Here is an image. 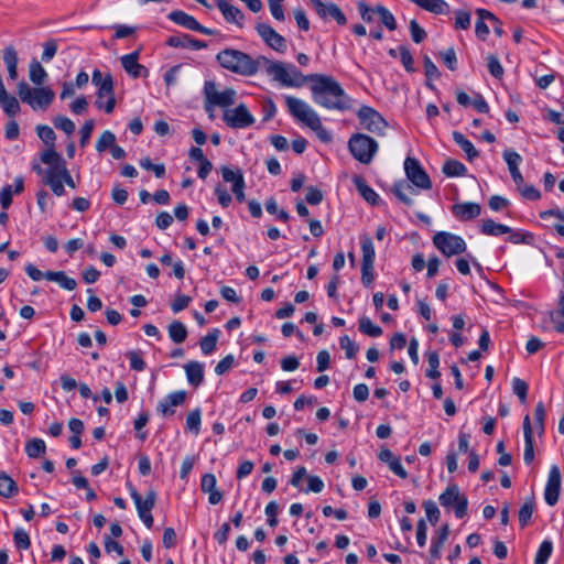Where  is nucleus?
Returning a JSON list of instances; mask_svg holds the SVG:
<instances>
[{"mask_svg":"<svg viewBox=\"0 0 564 564\" xmlns=\"http://www.w3.org/2000/svg\"><path fill=\"white\" fill-rule=\"evenodd\" d=\"M503 159L508 165L509 172L511 174V177L513 182L517 185H521L524 183L523 176L519 170V165L522 162V158L519 153H517L513 150H505L503 151Z\"/></svg>","mask_w":564,"mask_h":564,"instance_id":"412c9836","label":"nucleus"},{"mask_svg":"<svg viewBox=\"0 0 564 564\" xmlns=\"http://www.w3.org/2000/svg\"><path fill=\"white\" fill-rule=\"evenodd\" d=\"M311 93L315 104L330 110L346 111L351 108V99L334 77L311 74Z\"/></svg>","mask_w":564,"mask_h":564,"instance_id":"f257e3e1","label":"nucleus"},{"mask_svg":"<svg viewBox=\"0 0 564 564\" xmlns=\"http://www.w3.org/2000/svg\"><path fill=\"white\" fill-rule=\"evenodd\" d=\"M534 498H528L519 510V523L521 528H524L530 522L534 511Z\"/></svg>","mask_w":564,"mask_h":564,"instance_id":"49530a36","label":"nucleus"},{"mask_svg":"<svg viewBox=\"0 0 564 564\" xmlns=\"http://www.w3.org/2000/svg\"><path fill=\"white\" fill-rule=\"evenodd\" d=\"M404 171L412 185L421 189H430L432 187L431 178L421 166L419 160L408 156L404 161Z\"/></svg>","mask_w":564,"mask_h":564,"instance_id":"f8f14e48","label":"nucleus"},{"mask_svg":"<svg viewBox=\"0 0 564 564\" xmlns=\"http://www.w3.org/2000/svg\"><path fill=\"white\" fill-rule=\"evenodd\" d=\"M13 542L17 549L19 550H29L31 546V539L29 536V533L22 529L17 528L13 533Z\"/></svg>","mask_w":564,"mask_h":564,"instance_id":"864d4df0","label":"nucleus"},{"mask_svg":"<svg viewBox=\"0 0 564 564\" xmlns=\"http://www.w3.org/2000/svg\"><path fill=\"white\" fill-rule=\"evenodd\" d=\"M0 105L3 109V111L9 117L17 116L21 109L18 99L14 96H11L9 94H6L4 97L0 98Z\"/></svg>","mask_w":564,"mask_h":564,"instance_id":"de8ad7c7","label":"nucleus"},{"mask_svg":"<svg viewBox=\"0 0 564 564\" xmlns=\"http://www.w3.org/2000/svg\"><path fill=\"white\" fill-rule=\"evenodd\" d=\"M166 44L171 47H189L192 50L206 48L207 44L196 40L188 34L172 35L167 39Z\"/></svg>","mask_w":564,"mask_h":564,"instance_id":"5701e85b","label":"nucleus"},{"mask_svg":"<svg viewBox=\"0 0 564 564\" xmlns=\"http://www.w3.org/2000/svg\"><path fill=\"white\" fill-rule=\"evenodd\" d=\"M375 11L382 25H384L389 31L397 30L398 24L395 18L386 7L377 4L375 7Z\"/></svg>","mask_w":564,"mask_h":564,"instance_id":"58836bf2","label":"nucleus"},{"mask_svg":"<svg viewBox=\"0 0 564 564\" xmlns=\"http://www.w3.org/2000/svg\"><path fill=\"white\" fill-rule=\"evenodd\" d=\"M19 492L17 482L4 471L0 473V496L11 498Z\"/></svg>","mask_w":564,"mask_h":564,"instance_id":"e433bc0d","label":"nucleus"},{"mask_svg":"<svg viewBox=\"0 0 564 564\" xmlns=\"http://www.w3.org/2000/svg\"><path fill=\"white\" fill-rule=\"evenodd\" d=\"M3 62L7 66L9 77L12 80H15L18 78V52L14 48V46H7L3 50Z\"/></svg>","mask_w":564,"mask_h":564,"instance_id":"2f4dec72","label":"nucleus"},{"mask_svg":"<svg viewBox=\"0 0 564 564\" xmlns=\"http://www.w3.org/2000/svg\"><path fill=\"white\" fill-rule=\"evenodd\" d=\"M487 67H488L489 73L495 78H501L503 76V67L500 64V61L497 55L490 54L487 57Z\"/></svg>","mask_w":564,"mask_h":564,"instance_id":"052dcab7","label":"nucleus"},{"mask_svg":"<svg viewBox=\"0 0 564 564\" xmlns=\"http://www.w3.org/2000/svg\"><path fill=\"white\" fill-rule=\"evenodd\" d=\"M423 507H424V510H425L429 521L433 525H435L438 522L440 516H441V512H440L436 503L433 500H427V501L423 502Z\"/></svg>","mask_w":564,"mask_h":564,"instance_id":"69168bd1","label":"nucleus"},{"mask_svg":"<svg viewBox=\"0 0 564 564\" xmlns=\"http://www.w3.org/2000/svg\"><path fill=\"white\" fill-rule=\"evenodd\" d=\"M54 126L64 131L67 135H70L75 131V123L65 116H57L53 120Z\"/></svg>","mask_w":564,"mask_h":564,"instance_id":"e2e57ef3","label":"nucleus"},{"mask_svg":"<svg viewBox=\"0 0 564 564\" xmlns=\"http://www.w3.org/2000/svg\"><path fill=\"white\" fill-rule=\"evenodd\" d=\"M47 77L46 70L40 62L32 61L30 64V79L35 85H42Z\"/></svg>","mask_w":564,"mask_h":564,"instance_id":"8fccbe9b","label":"nucleus"},{"mask_svg":"<svg viewBox=\"0 0 564 564\" xmlns=\"http://www.w3.org/2000/svg\"><path fill=\"white\" fill-rule=\"evenodd\" d=\"M452 214L460 221H468L478 217L481 213V206L478 203L467 202L454 204L451 208Z\"/></svg>","mask_w":564,"mask_h":564,"instance_id":"a211bd4d","label":"nucleus"},{"mask_svg":"<svg viewBox=\"0 0 564 564\" xmlns=\"http://www.w3.org/2000/svg\"><path fill=\"white\" fill-rule=\"evenodd\" d=\"M169 19L174 22L175 24H178L185 29H188L191 31H194L197 24V20L189 15L188 13L182 11V10H175L170 12Z\"/></svg>","mask_w":564,"mask_h":564,"instance_id":"72a5a7b5","label":"nucleus"},{"mask_svg":"<svg viewBox=\"0 0 564 564\" xmlns=\"http://www.w3.org/2000/svg\"><path fill=\"white\" fill-rule=\"evenodd\" d=\"M553 552V544L551 541H543L535 554L534 564H546Z\"/></svg>","mask_w":564,"mask_h":564,"instance_id":"3c124183","label":"nucleus"},{"mask_svg":"<svg viewBox=\"0 0 564 564\" xmlns=\"http://www.w3.org/2000/svg\"><path fill=\"white\" fill-rule=\"evenodd\" d=\"M429 369L426 370V377L431 379H438L441 372L438 371L440 367V357L436 351H431L427 355Z\"/></svg>","mask_w":564,"mask_h":564,"instance_id":"6e6d98bb","label":"nucleus"},{"mask_svg":"<svg viewBox=\"0 0 564 564\" xmlns=\"http://www.w3.org/2000/svg\"><path fill=\"white\" fill-rule=\"evenodd\" d=\"M59 174V166H56L54 169H47L43 176L44 185L50 186L56 196H63L65 194L64 183Z\"/></svg>","mask_w":564,"mask_h":564,"instance_id":"4be33fe9","label":"nucleus"},{"mask_svg":"<svg viewBox=\"0 0 564 564\" xmlns=\"http://www.w3.org/2000/svg\"><path fill=\"white\" fill-rule=\"evenodd\" d=\"M480 231L487 236L498 237L507 232H511V227L503 224H498L492 219H486L482 221Z\"/></svg>","mask_w":564,"mask_h":564,"instance_id":"c9c22d12","label":"nucleus"},{"mask_svg":"<svg viewBox=\"0 0 564 564\" xmlns=\"http://www.w3.org/2000/svg\"><path fill=\"white\" fill-rule=\"evenodd\" d=\"M425 11L434 14H447L449 4L445 0H409Z\"/></svg>","mask_w":564,"mask_h":564,"instance_id":"cd10ccee","label":"nucleus"},{"mask_svg":"<svg viewBox=\"0 0 564 564\" xmlns=\"http://www.w3.org/2000/svg\"><path fill=\"white\" fill-rule=\"evenodd\" d=\"M223 120L227 127L232 129H245L252 126L256 121L245 104H240L232 109L227 108L224 111Z\"/></svg>","mask_w":564,"mask_h":564,"instance_id":"9b49d317","label":"nucleus"},{"mask_svg":"<svg viewBox=\"0 0 564 564\" xmlns=\"http://www.w3.org/2000/svg\"><path fill=\"white\" fill-rule=\"evenodd\" d=\"M453 140L466 153L468 161H474L478 158L479 153L474 144L460 132H453Z\"/></svg>","mask_w":564,"mask_h":564,"instance_id":"f704fd0d","label":"nucleus"},{"mask_svg":"<svg viewBox=\"0 0 564 564\" xmlns=\"http://www.w3.org/2000/svg\"><path fill=\"white\" fill-rule=\"evenodd\" d=\"M352 182L361 197L372 206L378 205L379 195L367 184L362 176H355Z\"/></svg>","mask_w":564,"mask_h":564,"instance_id":"bb28decb","label":"nucleus"},{"mask_svg":"<svg viewBox=\"0 0 564 564\" xmlns=\"http://www.w3.org/2000/svg\"><path fill=\"white\" fill-rule=\"evenodd\" d=\"M186 378L189 384L198 387L204 380V368L198 361H189L184 366Z\"/></svg>","mask_w":564,"mask_h":564,"instance_id":"c756f323","label":"nucleus"},{"mask_svg":"<svg viewBox=\"0 0 564 564\" xmlns=\"http://www.w3.org/2000/svg\"><path fill=\"white\" fill-rule=\"evenodd\" d=\"M130 361L131 369L135 371H143L145 369V361L143 360L141 352L131 350L126 354Z\"/></svg>","mask_w":564,"mask_h":564,"instance_id":"774afa93","label":"nucleus"},{"mask_svg":"<svg viewBox=\"0 0 564 564\" xmlns=\"http://www.w3.org/2000/svg\"><path fill=\"white\" fill-rule=\"evenodd\" d=\"M360 245L362 251V262L361 263H375V247L371 238L367 235L360 237Z\"/></svg>","mask_w":564,"mask_h":564,"instance_id":"37998d69","label":"nucleus"},{"mask_svg":"<svg viewBox=\"0 0 564 564\" xmlns=\"http://www.w3.org/2000/svg\"><path fill=\"white\" fill-rule=\"evenodd\" d=\"M432 241L435 248L447 258L464 253L467 249V245L460 236L447 231L436 232Z\"/></svg>","mask_w":564,"mask_h":564,"instance_id":"0eeeda50","label":"nucleus"},{"mask_svg":"<svg viewBox=\"0 0 564 564\" xmlns=\"http://www.w3.org/2000/svg\"><path fill=\"white\" fill-rule=\"evenodd\" d=\"M262 67L273 80L279 82L285 87H302L311 82V75H304L295 65L279 61H270L265 56L262 57Z\"/></svg>","mask_w":564,"mask_h":564,"instance_id":"20e7f679","label":"nucleus"},{"mask_svg":"<svg viewBox=\"0 0 564 564\" xmlns=\"http://www.w3.org/2000/svg\"><path fill=\"white\" fill-rule=\"evenodd\" d=\"M219 333L218 328H214L208 335L202 338L199 345L204 355H209L216 349Z\"/></svg>","mask_w":564,"mask_h":564,"instance_id":"a18cd8bd","label":"nucleus"},{"mask_svg":"<svg viewBox=\"0 0 564 564\" xmlns=\"http://www.w3.org/2000/svg\"><path fill=\"white\" fill-rule=\"evenodd\" d=\"M98 109H104L107 113H111L116 107L115 86L111 74H106V82L97 90V100L95 102Z\"/></svg>","mask_w":564,"mask_h":564,"instance_id":"ddd939ff","label":"nucleus"},{"mask_svg":"<svg viewBox=\"0 0 564 564\" xmlns=\"http://www.w3.org/2000/svg\"><path fill=\"white\" fill-rule=\"evenodd\" d=\"M221 175L225 182L238 184L239 180H245L240 169L231 170L229 166L221 167Z\"/></svg>","mask_w":564,"mask_h":564,"instance_id":"338daca9","label":"nucleus"},{"mask_svg":"<svg viewBox=\"0 0 564 564\" xmlns=\"http://www.w3.org/2000/svg\"><path fill=\"white\" fill-rule=\"evenodd\" d=\"M339 345L340 348L345 350L347 359L355 358L359 350L358 345L355 341H352L347 335H344L339 338Z\"/></svg>","mask_w":564,"mask_h":564,"instance_id":"4d7b16f0","label":"nucleus"},{"mask_svg":"<svg viewBox=\"0 0 564 564\" xmlns=\"http://www.w3.org/2000/svg\"><path fill=\"white\" fill-rule=\"evenodd\" d=\"M545 416H546V412H545L544 404H543V402H539L534 409V420H535V427L540 435L544 433Z\"/></svg>","mask_w":564,"mask_h":564,"instance_id":"0e129e2a","label":"nucleus"},{"mask_svg":"<svg viewBox=\"0 0 564 564\" xmlns=\"http://www.w3.org/2000/svg\"><path fill=\"white\" fill-rule=\"evenodd\" d=\"M444 508H454L456 518L462 519L467 513L468 500L462 495L457 485H449L438 497Z\"/></svg>","mask_w":564,"mask_h":564,"instance_id":"6e6552de","label":"nucleus"},{"mask_svg":"<svg viewBox=\"0 0 564 564\" xmlns=\"http://www.w3.org/2000/svg\"><path fill=\"white\" fill-rule=\"evenodd\" d=\"M310 1L321 19H334L339 25H345L347 23L345 14L337 4L333 2L324 3L322 0Z\"/></svg>","mask_w":564,"mask_h":564,"instance_id":"dca6fc26","label":"nucleus"},{"mask_svg":"<svg viewBox=\"0 0 564 564\" xmlns=\"http://www.w3.org/2000/svg\"><path fill=\"white\" fill-rule=\"evenodd\" d=\"M18 95L21 101L28 104L33 110L46 109L55 98V93L50 87L32 88L25 82L18 84Z\"/></svg>","mask_w":564,"mask_h":564,"instance_id":"39448f33","label":"nucleus"},{"mask_svg":"<svg viewBox=\"0 0 564 564\" xmlns=\"http://www.w3.org/2000/svg\"><path fill=\"white\" fill-rule=\"evenodd\" d=\"M169 335L174 343L181 344L187 337L186 326L180 321H174L169 326Z\"/></svg>","mask_w":564,"mask_h":564,"instance_id":"c03bdc74","label":"nucleus"},{"mask_svg":"<svg viewBox=\"0 0 564 564\" xmlns=\"http://www.w3.org/2000/svg\"><path fill=\"white\" fill-rule=\"evenodd\" d=\"M528 389V383L524 380L520 378H513L512 390L513 393L519 398L521 403L527 402Z\"/></svg>","mask_w":564,"mask_h":564,"instance_id":"bf43d9fd","label":"nucleus"},{"mask_svg":"<svg viewBox=\"0 0 564 564\" xmlns=\"http://www.w3.org/2000/svg\"><path fill=\"white\" fill-rule=\"evenodd\" d=\"M523 434H524V454L523 459L527 465H530L534 459L533 433L530 416L527 414L523 419Z\"/></svg>","mask_w":564,"mask_h":564,"instance_id":"b1692460","label":"nucleus"},{"mask_svg":"<svg viewBox=\"0 0 564 564\" xmlns=\"http://www.w3.org/2000/svg\"><path fill=\"white\" fill-rule=\"evenodd\" d=\"M285 104L291 116L312 129L321 141H332V133L324 128L318 113L308 104L293 96H286Z\"/></svg>","mask_w":564,"mask_h":564,"instance_id":"7ed1b4c3","label":"nucleus"},{"mask_svg":"<svg viewBox=\"0 0 564 564\" xmlns=\"http://www.w3.org/2000/svg\"><path fill=\"white\" fill-rule=\"evenodd\" d=\"M262 57L263 56L260 55L257 58H252L242 51L225 48L216 55V61L223 68L234 74L250 77L256 75L262 67Z\"/></svg>","mask_w":564,"mask_h":564,"instance_id":"f03ea898","label":"nucleus"},{"mask_svg":"<svg viewBox=\"0 0 564 564\" xmlns=\"http://www.w3.org/2000/svg\"><path fill=\"white\" fill-rule=\"evenodd\" d=\"M449 534V527L448 524H444L441 527V529L437 531V535L432 539L431 549H430V555L432 560H437L441 557V552L443 549L444 543L446 542Z\"/></svg>","mask_w":564,"mask_h":564,"instance_id":"c85d7f7f","label":"nucleus"},{"mask_svg":"<svg viewBox=\"0 0 564 564\" xmlns=\"http://www.w3.org/2000/svg\"><path fill=\"white\" fill-rule=\"evenodd\" d=\"M186 399V392L185 391H174L170 394H167L164 399H162L158 404V411L166 416V415H173L174 414V406L182 405Z\"/></svg>","mask_w":564,"mask_h":564,"instance_id":"6ab92c4d","label":"nucleus"},{"mask_svg":"<svg viewBox=\"0 0 564 564\" xmlns=\"http://www.w3.org/2000/svg\"><path fill=\"white\" fill-rule=\"evenodd\" d=\"M561 471L556 465L550 468L549 477L544 490V499L549 506H555L558 501L561 491Z\"/></svg>","mask_w":564,"mask_h":564,"instance_id":"2eb2a0df","label":"nucleus"},{"mask_svg":"<svg viewBox=\"0 0 564 564\" xmlns=\"http://www.w3.org/2000/svg\"><path fill=\"white\" fill-rule=\"evenodd\" d=\"M140 166L147 171H153L154 175L158 178H162L165 176V165L164 164H154L151 162V160L149 158L141 159Z\"/></svg>","mask_w":564,"mask_h":564,"instance_id":"680f3d73","label":"nucleus"},{"mask_svg":"<svg viewBox=\"0 0 564 564\" xmlns=\"http://www.w3.org/2000/svg\"><path fill=\"white\" fill-rule=\"evenodd\" d=\"M130 497L135 503L138 514L150 513L155 506L156 501V492L154 490H149L145 495V498L138 492V490L133 487H130Z\"/></svg>","mask_w":564,"mask_h":564,"instance_id":"f3484780","label":"nucleus"},{"mask_svg":"<svg viewBox=\"0 0 564 564\" xmlns=\"http://www.w3.org/2000/svg\"><path fill=\"white\" fill-rule=\"evenodd\" d=\"M217 7L228 23H234L239 28H242L245 14L239 8L232 6L227 0H218Z\"/></svg>","mask_w":564,"mask_h":564,"instance_id":"aec40b11","label":"nucleus"},{"mask_svg":"<svg viewBox=\"0 0 564 564\" xmlns=\"http://www.w3.org/2000/svg\"><path fill=\"white\" fill-rule=\"evenodd\" d=\"M37 137L47 145L55 147L56 134L54 130L46 124H39L36 127Z\"/></svg>","mask_w":564,"mask_h":564,"instance_id":"603ef678","label":"nucleus"},{"mask_svg":"<svg viewBox=\"0 0 564 564\" xmlns=\"http://www.w3.org/2000/svg\"><path fill=\"white\" fill-rule=\"evenodd\" d=\"M392 193L406 206L413 205V199L409 196V193L416 194L412 184L406 181L395 182L392 187Z\"/></svg>","mask_w":564,"mask_h":564,"instance_id":"7c9ffc66","label":"nucleus"},{"mask_svg":"<svg viewBox=\"0 0 564 564\" xmlns=\"http://www.w3.org/2000/svg\"><path fill=\"white\" fill-rule=\"evenodd\" d=\"M442 171L448 177H456L464 176L467 172V169L462 162L454 159H448L445 161Z\"/></svg>","mask_w":564,"mask_h":564,"instance_id":"4c0bfd02","label":"nucleus"},{"mask_svg":"<svg viewBox=\"0 0 564 564\" xmlns=\"http://www.w3.org/2000/svg\"><path fill=\"white\" fill-rule=\"evenodd\" d=\"M476 14L478 15V21L475 25V33L480 40H486L489 34V28L486 24V20L498 21V18L486 9H477Z\"/></svg>","mask_w":564,"mask_h":564,"instance_id":"a878e982","label":"nucleus"},{"mask_svg":"<svg viewBox=\"0 0 564 564\" xmlns=\"http://www.w3.org/2000/svg\"><path fill=\"white\" fill-rule=\"evenodd\" d=\"M202 411L199 408L191 411L186 417V430L198 435L200 432Z\"/></svg>","mask_w":564,"mask_h":564,"instance_id":"09e8293b","label":"nucleus"},{"mask_svg":"<svg viewBox=\"0 0 564 564\" xmlns=\"http://www.w3.org/2000/svg\"><path fill=\"white\" fill-rule=\"evenodd\" d=\"M357 118L361 127L377 135H383L388 122L379 111L369 106H362L357 111Z\"/></svg>","mask_w":564,"mask_h":564,"instance_id":"1a4fd4ad","label":"nucleus"},{"mask_svg":"<svg viewBox=\"0 0 564 564\" xmlns=\"http://www.w3.org/2000/svg\"><path fill=\"white\" fill-rule=\"evenodd\" d=\"M204 98L217 107L228 108L236 101L237 93L232 88H226L223 91L217 89V84L214 80H206L203 88Z\"/></svg>","mask_w":564,"mask_h":564,"instance_id":"9d476101","label":"nucleus"},{"mask_svg":"<svg viewBox=\"0 0 564 564\" xmlns=\"http://www.w3.org/2000/svg\"><path fill=\"white\" fill-rule=\"evenodd\" d=\"M138 57V52H132L130 54L121 56L120 58L122 67L133 78L141 77L142 72H147L145 67L139 64Z\"/></svg>","mask_w":564,"mask_h":564,"instance_id":"393cba45","label":"nucleus"},{"mask_svg":"<svg viewBox=\"0 0 564 564\" xmlns=\"http://www.w3.org/2000/svg\"><path fill=\"white\" fill-rule=\"evenodd\" d=\"M46 452L45 442L42 438H32L25 444V453L30 458H39Z\"/></svg>","mask_w":564,"mask_h":564,"instance_id":"a19ab883","label":"nucleus"},{"mask_svg":"<svg viewBox=\"0 0 564 564\" xmlns=\"http://www.w3.org/2000/svg\"><path fill=\"white\" fill-rule=\"evenodd\" d=\"M398 51H399L400 61H401L402 65L404 66L405 70L409 73H413L415 70L414 69V59H413V56H412L410 50L406 46L401 45L398 47Z\"/></svg>","mask_w":564,"mask_h":564,"instance_id":"13d9d810","label":"nucleus"},{"mask_svg":"<svg viewBox=\"0 0 564 564\" xmlns=\"http://www.w3.org/2000/svg\"><path fill=\"white\" fill-rule=\"evenodd\" d=\"M348 149L358 162L370 164L378 152V142L364 133L352 134L348 141Z\"/></svg>","mask_w":564,"mask_h":564,"instance_id":"423d86ee","label":"nucleus"},{"mask_svg":"<svg viewBox=\"0 0 564 564\" xmlns=\"http://www.w3.org/2000/svg\"><path fill=\"white\" fill-rule=\"evenodd\" d=\"M41 161L50 165L48 169L59 166V164H66L65 160L55 150V147H47L45 151L41 153Z\"/></svg>","mask_w":564,"mask_h":564,"instance_id":"ea45409f","label":"nucleus"},{"mask_svg":"<svg viewBox=\"0 0 564 564\" xmlns=\"http://www.w3.org/2000/svg\"><path fill=\"white\" fill-rule=\"evenodd\" d=\"M358 329L360 333L370 337H379L382 335V328L371 322L367 316L359 318Z\"/></svg>","mask_w":564,"mask_h":564,"instance_id":"79ce46f5","label":"nucleus"},{"mask_svg":"<svg viewBox=\"0 0 564 564\" xmlns=\"http://www.w3.org/2000/svg\"><path fill=\"white\" fill-rule=\"evenodd\" d=\"M45 279L58 283L61 288L67 291H73L77 286L76 280L69 278L64 271H47L45 272Z\"/></svg>","mask_w":564,"mask_h":564,"instance_id":"473e14b6","label":"nucleus"},{"mask_svg":"<svg viewBox=\"0 0 564 564\" xmlns=\"http://www.w3.org/2000/svg\"><path fill=\"white\" fill-rule=\"evenodd\" d=\"M116 143V135L109 131H104L96 142V150L98 152H104L107 149H111V147Z\"/></svg>","mask_w":564,"mask_h":564,"instance_id":"5fc2aeb1","label":"nucleus"},{"mask_svg":"<svg viewBox=\"0 0 564 564\" xmlns=\"http://www.w3.org/2000/svg\"><path fill=\"white\" fill-rule=\"evenodd\" d=\"M256 30L260 37L272 50L284 53L286 51V40L267 23H258Z\"/></svg>","mask_w":564,"mask_h":564,"instance_id":"4468645a","label":"nucleus"}]
</instances>
